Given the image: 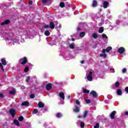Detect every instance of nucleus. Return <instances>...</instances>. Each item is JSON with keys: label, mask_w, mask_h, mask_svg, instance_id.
<instances>
[{"label": "nucleus", "mask_w": 128, "mask_h": 128, "mask_svg": "<svg viewBox=\"0 0 128 128\" xmlns=\"http://www.w3.org/2000/svg\"><path fill=\"white\" fill-rule=\"evenodd\" d=\"M90 94H92V96H93L94 98H97L98 96V93H96V91L94 90L90 92Z\"/></svg>", "instance_id": "5"}, {"label": "nucleus", "mask_w": 128, "mask_h": 128, "mask_svg": "<svg viewBox=\"0 0 128 128\" xmlns=\"http://www.w3.org/2000/svg\"><path fill=\"white\" fill-rule=\"evenodd\" d=\"M108 2H104L103 3V8H108Z\"/></svg>", "instance_id": "11"}, {"label": "nucleus", "mask_w": 128, "mask_h": 128, "mask_svg": "<svg viewBox=\"0 0 128 128\" xmlns=\"http://www.w3.org/2000/svg\"><path fill=\"white\" fill-rule=\"evenodd\" d=\"M50 28L52 30H54V22H50Z\"/></svg>", "instance_id": "14"}, {"label": "nucleus", "mask_w": 128, "mask_h": 128, "mask_svg": "<svg viewBox=\"0 0 128 128\" xmlns=\"http://www.w3.org/2000/svg\"><path fill=\"white\" fill-rule=\"evenodd\" d=\"M30 98H34V94H32L31 95H30Z\"/></svg>", "instance_id": "42"}, {"label": "nucleus", "mask_w": 128, "mask_h": 128, "mask_svg": "<svg viewBox=\"0 0 128 128\" xmlns=\"http://www.w3.org/2000/svg\"><path fill=\"white\" fill-rule=\"evenodd\" d=\"M116 92L118 96H122V90H117Z\"/></svg>", "instance_id": "21"}, {"label": "nucleus", "mask_w": 128, "mask_h": 128, "mask_svg": "<svg viewBox=\"0 0 128 128\" xmlns=\"http://www.w3.org/2000/svg\"><path fill=\"white\" fill-rule=\"evenodd\" d=\"M84 60H82V61H81V64H84Z\"/></svg>", "instance_id": "50"}, {"label": "nucleus", "mask_w": 128, "mask_h": 128, "mask_svg": "<svg viewBox=\"0 0 128 128\" xmlns=\"http://www.w3.org/2000/svg\"><path fill=\"white\" fill-rule=\"evenodd\" d=\"M10 22V20H6L4 21L3 22L1 23V26H4V24H9Z\"/></svg>", "instance_id": "7"}, {"label": "nucleus", "mask_w": 128, "mask_h": 128, "mask_svg": "<svg viewBox=\"0 0 128 128\" xmlns=\"http://www.w3.org/2000/svg\"><path fill=\"white\" fill-rule=\"evenodd\" d=\"M18 120H20V122H22V120H24V117L22 116H20L18 118Z\"/></svg>", "instance_id": "31"}, {"label": "nucleus", "mask_w": 128, "mask_h": 128, "mask_svg": "<svg viewBox=\"0 0 128 128\" xmlns=\"http://www.w3.org/2000/svg\"><path fill=\"white\" fill-rule=\"evenodd\" d=\"M75 104H78V106H80V100H76L74 102Z\"/></svg>", "instance_id": "29"}, {"label": "nucleus", "mask_w": 128, "mask_h": 128, "mask_svg": "<svg viewBox=\"0 0 128 128\" xmlns=\"http://www.w3.org/2000/svg\"><path fill=\"white\" fill-rule=\"evenodd\" d=\"M88 111H85L84 112V115L83 116V118H86L88 116Z\"/></svg>", "instance_id": "26"}, {"label": "nucleus", "mask_w": 128, "mask_h": 128, "mask_svg": "<svg viewBox=\"0 0 128 128\" xmlns=\"http://www.w3.org/2000/svg\"><path fill=\"white\" fill-rule=\"evenodd\" d=\"M122 72L123 74H124L126 72V68H124L122 70Z\"/></svg>", "instance_id": "43"}, {"label": "nucleus", "mask_w": 128, "mask_h": 128, "mask_svg": "<svg viewBox=\"0 0 128 128\" xmlns=\"http://www.w3.org/2000/svg\"><path fill=\"white\" fill-rule=\"evenodd\" d=\"M102 37L103 38H106V40H108V36H106V34H102Z\"/></svg>", "instance_id": "30"}, {"label": "nucleus", "mask_w": 128, "mask_h": 128, "mask_svg": "<svg viewBox=\"0 0 128 128\" xmlns=\"http://www.w3.org/2000/svg\"><path fill=\"white\" fill-rule=\"evenodd\" d=\"M59 96H60V98H62V100H64V92H60L59 94Z\"/></svg>", "instance_id": "12"}, {"label": "nucleus", "mask_w": 128, "mask_h": 128, "mask_svg": "<svg viewBox=\"0 0 128 128\" xmlns=\"http://www.w3.org/2000/svg\"><path fill=\"white\" fill-rule=\"evenodd\" d=\"M86 104H90V100L88 99L86 100Z\"/></svg>", "instance_id": "41"}, {"label": "nucleus", "mask_w": 128, "mask_h": 128, "mask_svg": "<svg viewBox=\"0 0 128 128\" xmlns=\"http://www.w3.org/2000/svg\"><path fill=\"white\" fill-rule=\"evenodd\" d=\"M41 0L43 4H46V2H48V0Z\"/></svg>", "instance_id": "44"}, {"label": "nucleus", "mask_w": 128, "mask_h": 128, "mask_svg": "<svg viewBox=\"0 0 128 128\" xmlns=\"http://www.w3.org/2000/svg\"><path fill=\"white\" fill-rule=\"evenodd\" d=\"M1 62L4 66H6V60L2 59Z\"/></svg>", "instance_id": "20"}, {"label": "nucleus", "mask_w": 128, "mask_h": 128, "mask_svg": "<svg viewBox=\"0 0 128 128\" xmlns=\"http://www.w3.org/2000/svg\"><path fill=\"white\" fill-rule=\"evenodd\" d=\"M56 116L57 118H60L61 116H62V115L60 113L57 114Z\"/></svg>", "instance_id": "33"}, {"label": "nucleus", "mask_w": 128, "mask_h": 128, "mask_svg": "<svg viewBox=\"0 0 128 128\" xmlns=\"http://www.w3.org/2000/svg\"><path fill=\"white\" fill-rule=\"evenodd\" d=\"M69 48H70L73 49L74 48V44H70L69 45Z\"/></svg>", "instance_id": "24"}, {"label": "nucleus", "mask_w": 128, "mask_h": 128, "mask_svg": "<svg viewBox=\"0 0 128 128\" xmlns=\"http://www.w3.org/2000/svg\"><path fill=\"white\" fill-rule=\"evenodd\" d=\"M80 126H81V128H84V122H81Z\"/></svg>", "instance_id": "34"}, {"label": "nucleus", "mask_w": 128, "mask_h": 128, "mask_svg": "<svg viewBox=\"0 0 128 128\" xmlns=\"http://www.w3.org/2000/svg\"><path fill=\"white\" fill-rule=\"evenodd\" d=\"M2 94L0 93V98H2Z\"/></svg>", "instance_id": "49"}, {"label": "nucleus", "mask_w": 128, "mask_h": 128, "mask_svg": "<svg viewBox=\"0 0 128 128\" xmlns=\"http://www.w3.org/2000/svg\"><path fill=\"white\" fill-rule=\"evenodd\" d=\"M8 90L10 94H16V90L12 87L8 88Z\"/></svg>", "instance_id": "3"}, {"label": "nucleus", "mask_w": 128, "mask_h": 128, "mask_svg": "<svg viewBox=\"0 0 128 128\" xmlns=\"http://www.w3.org/2000/svg\"><path fill=\"white\" fill-rule=\"evenodd\" d=\"M20 62L21 64H26L28 62V60L26 59V58L24 57V58H21L20 60Z\"/></svg>", "instance_id": "1"}, {"label": "nucleus", "mask_w": 128, "mask_h": 128, "mask_svg": "<svg viewBox=\"0 0 128 128\" xmlns=\"http://www.w3.org/2000/svg\"><path fill=\"white\" fill-rule=\"evenodd\" d=\"M28 67L26 66V67L24 70V72H28Z\"/></svg>", "instance_id": "36"}, {"label": "nucleus", "mask_w": 128, "mask_h": 128, "mask_svg": "<svg viewBox=\"0 0 128 128\" xmlns=\"http://www.w3.org/2000/svg\"><path fill=\"white\" fill-rule=\"evenodd\" d=\"M29 104L30 103H28V102H24L22 104V106H28Z\"/></svg>", "instance_id": "15"}, {"label": "nucleus", "mask_w": 128, "mask_h": 128, "mask_svg": "<svg viewBox=\"0 0 128 128\" xmlns=\"http://www.w3.org/2000/svg\"><path fill=\"white\" fill-rule=\"evenodd\" d=\"M115 86L116 88H118V86H120V83L118 82H116Z\"/></svg>", "instance_id": "39"}, {"label": "nucleus", "mask_w": 128, "mask_h": 128, "mask_svg": "<svg viewBox=\"0 0 128 128\" xmlns=\"http://www.w3.org/2000/svg\"><path fill=\"white\" fill-rule=\"evenodd\" d=\"M72 42H74V38H72Z\"/></svg>", "instance_id": "51"}, {"label": "nucleus", "mask_w": 128, "mask_h": 128, "mask_svg": "<svg viewBox=\"0 0 128 128\" xmlns=\"http://www.w3.org/2000/svg\"><path fill=\"white\" fill-rule=\"evenodd\" d=\"M44 34H45V36H50V32L48 30H46L44 32Z\"/></svg>", "instance_id": "22"}, {"label": "nucleus", "mask_w": 128, "mask_h": 128, "mask_svg": "<svg viewBox=\"0 0 128 128\" xmlns=\"http://www.w3.org/2000/svg\"><path fill=\"white\" fill-rule=\"evenodd\" d=\"M78 118H84L83 116H78Z\"/></svg>", "instance_id": "48"}, {"label": "nucleus", "mask_w": 128, "mask_h": 128, "mask_svg": "<svg viewBox=\"0 0 128 128\" xmlns=\"http://www.w3.org/2000/svg\"><path fill=\"white\" fill-rule=\"evenodd\" d=\"M29 4H32V1H29Z\"/></svg>", "instance_id": "46"}, {"label": "nucleus", "mask_w": 128, "mask_h": 128, "mask_svg": "<svg viewBox=\"0 0 128 128\" xmlns=\"http://www.w3.org/2000/svg\"><path fill=\"white\" fill-rule=\"evenodd\" d=\"M103 54H100V56H102L103 58H106V49L102 50Z\"/></svg>", "instance_id": "8"}, {"label": "nucleus", "mask_w": 128, "mask_h": 128, "mask_svg": "<svg viewBox=\"0 0 128 128\" xmlns=\"http://www.w3.org/2000/svg\"><path fill=\"white\" fill-rule=\"evenodd\" d=\"M85 35L86 33L84 32H82L80 33V38H84V36Z\"/></svg>", "instance_id": "23"}, {"label": "nucleus", "mask_w": 128, "mask_h": 128, "mask_svg": "<svg viewBox=\"0 0 128 128\" xmlns=\"http://www.w3.org/2000/svg\"><path fill=\"white\" fill-rule=\"evenodd\" d=\"M112 50V48L111 46H109L106 48V52H109L110 50Z\"/></svg>", "instance_id": "18"}, {"label": "nucleus", "mask_w": 128, "mask_h": 128, "mask_svg": "<svg viewBox=\"0 0 128 128\" xmlns=\"http://www.w3.org/2000/svg\"><path fill=\"white\" fill-rule=\"evenodd\" d=\"M44 28H50V26L48 25H45L44 26Z\"/></svg>", "instance_id": "45"}, {"label": "nucleus", "mask_w": 128, "mask_h": 128, "mask_svg": "<svg viewBox=\"0 0 128 128\" xmlns=\"http://www.w3.org/2000/svg\"><path fill=\"white\" fill-rule=\"evenodd\" d=\"M116 111L112 112L110 115V118H112V120L114 118V116H116Z\"/></svg>", "instance_id": "9"}, {"label": "nucleus", "mask_w": 128, "mask_h": 128, "mask_svg": "<svg viewBox=\"0 0 128 128\" xmlns=\"http://www.w3.org/2000/svg\"><path fill=\"white\" fill-rule=\"evenodd\" d=\"M125 114H126V116H128V112H126Z\"/></svg>", "instance_id": "47"}, {"label": "nucleus", "mask_w": 128, "mask_h": 128, "mask_svg": "<svg viewBox=\"0 0 128 128\" xmlns=\"http://www.w3.org/2000/svg\"><path fill=\"white\" fill-rule=\"evenodd\" d=\"M83 92L84 94H89L90 93V90H88L86 88H83Z\"/></svg>", "instance_id": "16"}, {"label": "nucleus", "mask_w": 128, "mask_h": 128, "mask_svg": "<svg viewBox=\"0 0 128 128\" xmlns=\"http://www.w3.org/2000/svg\"><path fill=\"white\" fill-rule=\"evenodd\" d=\"M38 106L39 108H44V104L42 103V102H40L38 104Z\"/></svg>", "instance_id": "13"}, {"label": "nucleus", "mask_w": 128, "mask_h": 128, "mask_svg": "<svg viewBox=\"0 0 128 128\" xmlns=\"http://www.w3.org/2000/svg\"><path fill=\"white\" fill-rule=\"evenodd\" d=\"M30 76H27L26 79V82H30Z\"/></svg>", "instance_id": "38"}, {"label": "nucleus", "mask_w": 128, "mask_h": 128, "mask_svg": "<svg viewBox=\"0 0 128 128\" xmlns=\"http://www.w3.org/2000/svg\"><path fill=\"white\" fill-rule=\"evenodd\" d=\"M74 112H80V108L76 106V108L74 109Z\"/></svg>", "instance_id": "17"}, {"label": "nucleus", "mask_w": 128, "mask_h": 128, "mask_svg": "<svg viewBox=\"0 0 128 128\" xmlns=\"http://www.w3.org/2000/svg\"><path fill=\"white\" fill-rule=\"evenodd\" d=\"M0 67L1 68V70H2L3 72H4V66H2V63L0 62Z\"/></svg>", "instance_id": "40"}, {"label": "nucleus", "mask_w": 128, "mask_h": 128, "mask_svg": "<svg viewBox=\"0 0 128 128\" xmlns=\"http://www.w3.org/2000/svg\"><path fill=\"white\" fill-rule=\"evenodd\" d=\"M118 52H119V54H124V52L126 51V50L124 49V48L123 47H120L118 49Z\"/></svg>", "instance_id": "4"}, {"label": "nucleus", "mask_w": 128, "mask_h": 128, "mask_svg": "<svg viewBox=\"0 0 128 128\" xmlns=\"http://www.w3.org/2000/svg\"><path fill=\"white\" fill-rule=\"evenodd\" d=\"M92 37L94 38H98V34H92Z\"/></svg>", "instance_id": "32"}, {"label": "nucleus", "mask_w": 128, "mask_h": 128, "mask_svg": "<svg viewBox=\"0 0 128 128\" xmlns=\"http://www.w3.org/2000/svg\"><path fill=\"white\" fill-rule=\"evenodd\" d=\"M60 8H64L65 4L64 2H61L60 4Z\"/></svg>", "instance_id": "27"}, {"label": "nucleus", "mask_w": 128, "mask_h": 128, "mask_svg": "<svg viewBox=\"0 0 128 128\" xmlns=\"http://www.w3.org/2000/svg\"><path fill=\"white\" fill-rule=\"evenodd\" d=\"M10 114H12V118H14V114H16V110L14 109H11L10 111Z\"/></svg>", "instance_id": "6"}, {"label": "nucleus", "mask_w": 128, "mask_h": 128, "mask_svg": "<svg viewBox=\"0 0 128 128\" xmlns=\"http://www.w3.org/2000/svg\"><path fill=\"white\" fill-rule=\"evenodd\" d=\"M38 109H34L33 114H38Z\"/></svg>", "instance_id": "35"}, {"label": "nucleus", "mask_w": 128, "mask_h": 128, "mask_svg": "<svg viewBox=\"0 0 128 128\" xmlns=\"http://www.w3.org/2000/svg\"><path fill=\"white\" fill-rule=\"evenodd\" d=\"M14 124H16V126H20V122H18V120H14Z\"/></svg>", "instance_id": "19"}, {"label": "nucleus", "mask_w": 128, "mask_h": 128, "mask_svg": "<svg viewBox=\"0 0 128 128\" xmlns=\"http://www.w3.org/2000/svg\"><path fill=\"white\" fill-rule=\"evenodd\" d=\"M78 30H80V28H77Z\"/></svg>", "instance_id": "52"}, {"label": "nucleus", "mask_w": 128, "mask_h": 128, "mask_svg": "<svg viewBox=\"0 0 128 128\" xmlns=\"http://www.w3.org/2000/svg\"><path fill=\"white\" fill-rule=\"evenodd\" d=\"M70 98V96H68V98Z\"/></svg>", "instance_id": "53"}, {"label": "nucleus", "mask_w": 128, "mask_h": 128, "mask_svg": "<svg viewBox=\"0 0 128 128\" xmlns=\"http://www.w3.org/2000/svg\"><path fill=\"white\" fill-rule=\"evenodd\" d=\"M103 32H104V28H102V27L100 28L99 30L100 34H102Z\"/></svg>", "instance_id": "28"}, {"label": "nucleus", "mask_w": 128, "mask_h": 128, "mask_svg": "<svg viewBox=\"0 0 128 128\" xmlns=\"http://www.w3.org/2000/svg\"><path fill=\"white\" fill-rule=\"evenodd\" d=\"M56 24H58V22H56Z\"/></svg>", "instance_id": "54"}, {"label": "nucleus", "mask_w": 128, "mask_h": 128, "mask_svg": "<svg viewBox=\"0 0 128 128\" xmlns=\"http://www.w3.org/2000/svg\"><path fill=\"white\" fill-rule=\"evenodd\" d=\"M100 128V124L97 123L95 126H94V128Z\"/></svg>", "instance_id": "37"}, {"label": "nucleus", "mask_w": 128, "mask_h": 128, "mask_svg": "<svg viewBox=\"0 0 128 128\" xmlns=\"http://www.w3.org/2000/svg\"><path fill=\"white\" fill-rule=\"evenodd\" d=\"M96 4H98V2L96 0H94L92 4V6H96Z\"/></svg>", "instance_id": "25"}, {"label": "nucleus", "mask_w": 128, "mask_h": 128, "mask_svg": "<svg viewBox=\"0 0 128 128\" xmlns=\"http://www.w3.org/2000/svg\"><path fill=\"white\" fill-rule=\"evenodd\" d=\"M92 72H90L88 76H87V80H88L89 82H92Z\"/></svg>", "instance_id": "2"}, {"label": "nucleus", "mask_w": 128, "mask_h": 128, "mask_svg": "<svg viewBox=\"0 0 128 128\" xmlns=\"http://www.w3.org/2000/svg\"><path fill=\"white\" fill-rule=\"evenodd\" d=\"M46 88L47 90H52V84H47Z\"/></svg>", "instance_id": "10"}]
</instances>
